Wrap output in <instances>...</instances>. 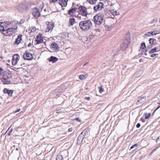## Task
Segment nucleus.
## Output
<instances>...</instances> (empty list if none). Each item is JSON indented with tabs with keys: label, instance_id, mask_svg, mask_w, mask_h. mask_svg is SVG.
I'll return each instance as SVG.
<instances>
[{
	"label": "nucleus",
	"instance_id": "obj_58",
	"mask_svg": "<svg viewBox=\"0 0 160 160\" xmlns=\"http://www.w3.org/2000/svg\"><path fill=\"white\" fill-rule=\"evenodd\" d=\"M142 122H144V121H143V120H142Z\"/></svg>",
	"mask_w": 160,
	"mask_h": 160
},
{
	"label": "nucleus",
	"instance_id": "obj_33",
	"mask_svg": "<svg viewBox=\"0 0 160 160\" xmlns=\"http://www.w3.org/2000/svg\"><path fill=\"white\" fill-rule=\"evenodd\" d=\"M98 88L99 89V92L100 93H101L103 91H104L103 89V88H102V87H99Z\"/></svg>",
	"mask_w": 160,
	"mask_h": 160
},
{
	"label": "nucleus",
	"instance_id": "obj_32",
	"mask_svg": "<svg viewBox=\"0 0 160 160\" xmlns=\"http://www.w3.org/2000/svg\"><path fill=\"white\" fill-rule=\"evenodd\" d=\"M141 48H142L143 49L146 47V45L145 42H142L141 44Z\"/></svg>",
	"mask_w": 160,
	"mask_h": 160
},
{
	"label": "nucleus",
	"instance_id": "obj_29",
	"mask_svg": "<svg viewBox=\"0 0 160 160\" xmlns=\"http://www.w3.org/2000/svg\"><path fill=\"white\" fill-rule=\"evenodd\" d=\"M144 115L145 116V118L146 119H148L150 117L151 114L150 113H145Z\"/></svg>",
	"mask_w": 160,
	"mask_h": 160
},
{
	"label": "nucleus",
	"instance_id": "obj_24",
	"mask_svg": "<svg viewBox=\"0 0 160 160\" xmlns=\"http://www.w3.org/2000/svg\"><path fill=\"white\" fill-rule=\"evenodd\" d=\"M51 46L52 48H55V49L56 50L58 49L59 47L58 45L55 42L52 44Z\"/></svg>",
	"mask_w": 160,
	"mask_h": 160
},
{
	"label": "nucleus",
	"instance_id": "obj_17",
	"mask_svg": "<svg viewBox=\"0 0 160 160\" xmlns=\"http://www.w3.org/2000/svg\"><path fill=\"white\" fill-rule=\"evenodd\" d=\"M49 62H52L53 63H55L58 60V59L56 57L52 56L48 58Z\"/></svg>",
	"mask_w": 160,
	"mask_h": 160
},
{
	"label": "nucleus",
	"instance_id": "obj_51",
	"mask_svg": "<svg viewBox=\"0 0 160 160\" xmlns=\"http://www.w3.org/2000/svg\"><path fill=\"white\" fill-rule=\"evenodd\" d=\"M96 31L99 32V30L98 29H96Z\"/></svg>",
	"mask_w": 160,
	"mask_h": 160
},
{
	"label": "nucleus",
	"instance_id": "obj_7",
	"mask_svg": "<svg viewBox=\"0 0 160 160\" xmlns=\"http://www.w3.org/2000/svg\"><path fill=\"white\" fill-rule=\"evenodd\" d=\"M46 24L47 25V27L46 29V32H48L49 31L51 32L54 27V24L52 22H46Z\"/></svg>",
	"mask_w": 160,
	"mask_h": 160
},
{
	"label": "nucleus",
	"instance_id": "obj_35",
	"mask_svg": "<svg viewBox=\"0 0 160 160\" xmlns=\"http://www.w3.org/2000/svg\"><path fill=\"white\" fill-rule=\"evenodd\" d=\"M97 0H91V3L92 4H94L96 3Z\"/></svg>",
	"mask_w": 160,
	"mask_h": 160
},
{
	"label": "nucleus",
	"instance_id": "obj_18",
	"mask_svg": "<svg viewBox=\"0 0 160 160\" xmlns=\"http://www.w3.org/2000/svg\"><path fill=\"white\" fill-rule=\"evenodd\" d=\"M146 100V98L145 97H140L139 99L136 102V104L137 105L141 104L143 102H145Z\"/></svg>",
	"mask_w": 160,
	"mask_h": 160
},
{
	"label": "nucleus",
	"instance_id": "obj_23",
	"mask_svg": "<svg viewBox=\"0 0 160 160\" xmlns=\"http://www.w3.org/2000/svg\"><path fill=\"white\" fill-rule=\"evenodd\" d=\"M88 75L85 74L81 75L79 76V78L81 80H83L87 77Z\"/></svg>",
	"mask_w": 160,
	"mask_h": 160
},
{
	"label": "nucleus",
	"instance_id": "obj_52",
	"mask_svg": "<svg viewBox=\"0 0 160 160\" xmlns=\"http://www.w3.org/2000/svg\"><path fill=\"white\" fill-rule=\"evenodd\" d=\"M159 139V137L156 139V141H157Z\"/></svg>",
	"mask_w": 160,
	"mask_h": 160
},
{
	"label": "nucleus",
	"instance_id": "obj_6",
	"mask_svg": "<svg viewBox=\"0 0 160 160\" xmlns=\"http://www.w3.org/2000/svg\"><path fill=\"white\" fill-rule=\"evenodd\" d=\"M78 13L84 17H87L88 15L87 9L85 7L81 5L78 8Z\"/></svg>",
	"mask_w": 160,
	"mask_h": 160
},
{
	"label": "nucleus",
	"instance_id": "obj_54",
	"mask_svg": "<svg viewBox=\"0 0 160 160\" xmlns=\"http://www.w3.org/2000/svg\"><path fill=\"white\" fill-rule=\"evenodd\" d=\"M16 150L18 151V148H17L16 149Z\"/></svg>",
	"mask_w": 160,
	"mask_h": 160
},
{
	"label": "nucleus",
	"instance_id": "obj_39",
	"mask_svg": "<svg viewBox=\"0 0 160 160\" xmlns=\"http://www.w3.org/2000/svg\"><path fill=\"white\" fill-rule=\"evenodd\" d=\"M58 0H51L50 1V2L51 3H54L55 2L57 1Z\"/></svg>",
	"mask_w": 160,
	"mask_h": 160
},
{
	"label": "nucleus",
	"instance_id": "obj_26",
	"mask_svg": "<svg viewBox=\"0 0 160 160\" xmlns=\"http://www.w3.org/2000/svg\"><path fill=\"white\" fill-rule=\"evenodd\" d=\"M19 56L17 54H15L13 56L12 58L13 59H14V60L17 61L19 59Z\"/></svg>",
	"mask_w": 160,
	"mask_h": 160
},
{
	"label": "nucleus",
	"instance_id": "obj_57",
	"mask_svg": "<svg viewBox=\"0 0 160 160\" xmlns=\"http://www.w3.org/2000/svg\"><path fill=\"white\" fill-rule=\"evenodd\" d=\"M160 107V106L159 107H158L157 108V109H158V108Z\"/></svg>",
	"mask_w": 160,
	"mask_h": 160
},
{
	"label": "nucleus",
	"instance_id": "obj_20",
	"mask_svg": "<svg viewBox=\"0 0 160 160\" xmlns=\"http://www.w3.org/2000/svg\"><path fill=\"white\" fill-rule=\"evenodd\" d=\"M110 12L113 15H117L119 14V12L113 9H111Z\"/></svg>",
	"mask_w": 160,
	"mask_h": 160
},
{
	"label": "nucleus",
	"instance_id": "obj_27",
	"mask_svg": "<svg viewBox=\"0 0 160 160\" xmlns=\"http://www.w3.org/2000/svg\"><path fill=\"white\" fill-rule=\"evenodd\" d=\"M156 41V40L155 39L153 38H150L149 40V43L151 45H152L153 44L154 42V41Z\"/></svg>",
	"mask_w": 160,
	"mask_h": 160
},
{
	"label": "nucleus",
	"instance_id": "obj_47",
	"mask_svg": "<svg viewBox=\"0 0 160 160\" xmlns=\"http://www.w3.org/2000/svg\"><path fill=\"white\" fill-rule=\"evenodd\" d=\"M32 45V44L31 43H30L28 45V46L29 47H30Z\"/></svg>",
	"mask_w": 160,
	"mask_h": 160
},
{
	"label": "nucleus",
	"instance_id": "obj_25",
	"mask_svg": "<svg viewBox=\"0 0 160 160\" xmlns=\"http://www.w3.org/2000/svg\"><path fill=\"white\" fill-rule=\"evenodd\" d=\"M63 158L62 156L59 154L57 155L56 160H62Z\"/></svg>",
	"mask_w": 160,
	"mask_h": 160
},
{
	"label": "nucleus",
	"instance_id": "obj_1",
	"mask_svg": "<svg viewBox=\"0 0 160 160\" xmlns=\"http://www.w3.org/2000/svg\"><path fill=\"white\" fill-rule=\"evenodd\" d=\"M79 25L80 28L84 31H87L89 30L92 27V23L89 20L81 21L80 22Z\"/></svg>",
	"mask_w": 160,
	"mask_h": 160
},
{
	"label": "nucleus",
	"instance_id": "obj_22",
	"mask_svg": "<svg viewBox=\"0 0 160 160\" xmlns=\"http://www.w3.org/2000/svg\"><path fill=\"white\" fill-rule=\"evenodd\" d=\"M75 22V19L74 18H71L69 20V23L70 24V25H68L69 26H72L74 23Z\"/></svg>",
	"mask_w": 160,
	"mask_h": 160
},
{
	"label": "nucleus",
	"instance_id": "obj_34",
	"mask_svg": "<svg viewBox=\"0 0 160 160\" xmlns=\"http://www.w3.org/2000/svg\"><path fill=\"white\" fill-rule=\"evenodd\" d=\"M138 146V144H135L131 147L130 149H132L134 148V147H137Z\"/></svg>",
	"mask_w": 160,
	"mask_h": 160
},
{
	"label": "nucleus",
	"instance_id": "obj_46",
	"mask_svg": "<svg viewBox=\"0 0 160 160\" xmlns=\"http://www.w3.org/2000/svg\"><path fill=\"white\" fill-rule=\"evenodd\" d=\"M72 128H69L68 130V131L69 132H71V131H72Z\"/></svg>",
	"mask_w": 160,
	"mask_h": 160
},
{
	"label": "nucleus",
	"instance_id": "obj_36",
	"mask_svg": "<svg viewBox=\"0 0 160 160\" xmlns=\"http://www.w3.org/2000/svg\"><path fill=\"white\" fill-rule=\"evenodd\" d=\"M4 23H5L8 25H9L11 23L10 21H5L4 22Z\"/></svg>",
	"mask_w": 160,
	"mask_h": 160
},
{
	"label": "nucleus",
	"instance_id": "obj_43",
	"mask_svg": "<svg viewBox=\"0 0 160 160\" xmlns=\"http://www.w3.org/2000/svg\"><path fill=\"white\" fill-rule=\"evenodd\" d=\"M21 109H18L17 110H16L15 111L14 113H16L17 112H19L20 111Z\"/></svg>",
	"mask_w": 160,
	"mask_h": 160
},
{
	"label": "nucleus",
	"instance_id": "obj_11",
	"mask_svg": "<svg viewBox=\"0 0 160 160\" xmlns=\"http://www.w3.org/2000/svg\"><path fill=\"white\" fill-rule=\"evenodd\" d=\"M103 4L102 2H99L93 7L94 10L95 11H99L101 10L103 8Z\"/></svg>",
	"mask_w": 160,
	"mask_h": 160
},
{
	"label": "nucleus",
	"instance_id": "obj_2",
	"mask_svg": "<svg viewBox=\"0 0 160 160\" xmlns=\"http://www.w3.org/2000/svg\"><path fill=\"white\" fill-rule=\"evenodd\" d=\"M3 23V22L1 23L0 25V29L1 30H2L3 32V34L6 36H10L12 35L15 32V30L17 28V27L16 26V28H8L5 29L1 25V24Z\"/></svg>",
	"mask_w": 160,
	"mask_h": 160
},
{
	"label": "nucleus",
	"instance_id": "obj_55",
	"mask_svg": "<svg viewBox=\"0 0 160 160\" xmlns=\"http://www.w3.org/2000/svg\"><path fill=\"white\" fill-rule=\"evenodd\" d=\"M88 63V62H87V63H85V64L83 65V66H84L86 65L87 64V63Z\"/></svg>",
	"mask_w": 160,
	"mask_h": 160
},
{
	"label": "nucleus",
	"instance_id": "obj_16",
	"mask_svg": "<svg viewBox=\"0 0 160 160\" xmlns=\"http://www.w3.org/2000/svg\"><path fill=\"white\" fill-rule=\"evenodd\" d=\"M22 35L21 34L19 35L18 36V38L16 39L15 42V43L17 44H18L22 41Z\"/></svg>",
	"mask_w": 160,
	"mask_h": 160
},
{
	"label": "nucleus",
	"instance_id": "obj_41",
	"mask_svg": "<svg viewBox=\"0 0 160 160\" xmlns=\"http://www.w3.org/2000/svg\"><path fill=\"white\" fill-rule=\"evenodd\" d=\"M3 72V69L0 68V75H1V73Z\"/></svg>",
	"mask_w": 160,
	"mask_h": 160
},
{
	"label": "nucleus",
	"instance_id": "obj_12",
	"mask_svg": "<svg viewBox=\"0 0 160 160\" xmlns=\"http://www.w3.org/2000/svg\"><path fill=\"white\" fill-rule=\"evenodd\" d=\"M158 30L154 31L153 32H148L144 34V36L149 37L150 35H156L159 33Z\"/></svg>",
	"mask_w": 160,
	"mask_h": 160
},
{
	"label": "nucleus",
	"instance_id": "obj_49",
	"mask_svg": "<svg viewBox=\"0 0 160 160\" xmlns=\"http://www.w3.org/2000/svg\"><path fill=\"white\" fill-rule=\"evenodd\" d=\"M87 1L89 2L90 3H91V0H87Z\"/></svg>",
	"mask_w": 160,
	"mask_h": 160
},
{
	"label": "nucleus",
	"instance_id": "obj_48",
	"mask_svg": "<svg viewBox=\"0 0 160 160\" xmlns=\"http://www.w3.org/2000/svg\"><path fill=\"white\" fill-rule=\"evenodd\" d=\"M76 120H77V121H79V122H81V120H79L78 118H76Z\"/></svg>",
	"mask_w": 160,
	"mask_h": 160
},
{
	"label": "nucleus",
	"instance_id": "obj_40",
	"mask_svg": "<svg viewBox=\"0 0 160 160\" xmlns=\"http://www.w3.org/2000/svg\"><path fill=\"white\" fill-rule=\"evenodd\" d=\"M84 99L88 101H89L90 99V98L89 97H85Z\"/></svg>",
	"mask_w": 160,
	"mask_h": 160
},
{
	"label": "nucleus",
	"instance_id": "obj_3",
	"mask_svg": "<svg viewBox=\"0 0 160 160\" xmlns=\"http://www.w3.org/2000/svg\"><path fill=\"white\" fill-rule=\"evenodd\" d=\"M11 73L9 72H4L1 80L3 84H8L11 83Z\"/></svg>",
	"mask_w": 160,
	"mask_h": 160
},
{
	"label": "nucleus",
	"instance_id": "obj_15",
	"mask_svg": "<svg viewBox=\"0 0 160 160\" xmlns=\"http://www.w3.org/2000/svg\"><path fill=\"white\" fill-rule=\"evenodd\" d=\"M76 8H72L70 9L68 11V14L71 16H74V14L76 13Z\"/></svg>",
	"mask_w": 160,
	"mask_h": 160
},
{
	"label": "nucleus",
	"instance_id": "obj_60",
	"mask_svg": "<svg viewBox=\"0 0 160 160\" xmlns=\"http://www.w3.org/2000/svg\"><path fill=\"white\" fill-rule=\"evenodd\" d=\"M35 28H33V30H34Z\"/></svg>",
	"mask_w": 160,
	"mask_h": 160
},
{
	"label": "nucleus",
	"instance_id": "obj_50",
	"mask_svg": "<svg viewBox=\"0 0 160 160\" xmlns=\"http://www.w3.org/2000/svg\"><path fill=\"white\" fill-rule=\"evenodd\" d=\"M43 6H41V7H40V8H41V10L43 9Z\"/></svg>",
	"mask_w": 160,
	"mask_h": 160
},
{
	"label": "nucleus",
	"instance_id": "obj_62",
	"mask_svg": "<svg viewBox=\"0 0 160 160\" xmlns=\"http://www.w3.org/2000/svg\"><path fill=\"white\" fill-rule=\"evenodd\" d=\"M35 28H33V30H34Z\"/></svg>",
	"mask_w": 160,
	"mask_h": 160
},
{
	"label": "nucleus",
	"instance_id": "obj_13",
	"mask_svg": "<svg viewBox=\"0 0 160 160\" xmlns=\"http://www.w3.org/2000/svg\"><path fill=\"white\" fill-rule=\"evenodd\" d=\"M3 92L4 93L8 94V96H11L13 92V91L12 90H10L7 88H5L3 89Z\"/></svg>",
	"mask_w": 160,
	"mask_h": 160
},
{
	"label": "nucleus",
	"instance_id": "obj_5",
	"mask_svg": "<svg viewBox=\"0 0 160 160\" xmlns=\"http://www.w3.org/2000/svg\"><path fill=\"white\" fill-rule=\"evenodd\" d=\"M103 17L104 16L100 14L96 15L93 18L94 22L97 25H100L101 24L103 21Z\"/></svg>",
	"mask_w": 160,
	"mask_h": 160
},
{
	"label": "nucleus",
	"instance_id": "obj_56",
	"mask_svg": "<svg viewBox=\"0 0 160 160\" xmlns=\"http://www.w3.org/2000/svg\"><path fill=\"white\" fill-rule=\"evenodd\" d=\"M42 160H47L45 159H43Z\"/></svg>",
	"mask_w": 160,
	"mask_h": 160
},
{
	"label": "nucleus",
	"instance_id": "obj_45",
	"mask_svg": "<svg viewBox=\"0 0 160 160\" xmlns=\"http://www.w3.org/2000/svg\"><path fill=\"white\" fill-rule=\"evenodd\" d=\"M80 14H79L77 15V17L78 18H79L80 19L81 18V16H80Z\"/></svg>",
	"mask_w": 160,
	"mask_h": 160
},
{
	"label": "nucleus",
	"instance_id": "obj_14",
	"mask_svg": "<svg viewBox=\"0 0 160 160\" xmlns=\"http://www.w3.org/2000/svg\"><path fill=\"white\" fill-rule=\"evenodd\" d=\"M68 0H59L58 3L62 7H65L67 5Z\"/></svg>",
	"mask_w": 160,
	"mask_h": 160
},
{
	"label": "nucleus",
	"instance_id": "obj_53",
	"mask_svg": "<svg viewBox=\"0 0 160 160\" xmlns=\"http://www.w3.org/2000/svg\"><path fill=\"white\" fill-rule=\"evenodd\" d=\"M157 149V148H156L155 149H154V150L152 151V152H153V151H155L156 150V149Z\"/></svg>",
	"mask_w": 160,
	"mask_h": 160
},
{
	"label": "nucleus",
	"instance_id": "obj_61",
	"mask_svg": "<svg viewBox=\"0 0 160 160\" xmlns=\"http://www.w3.org/2000/svg\"><path fill=\"white\" fill-rule=\"evenodd\" d=\"M35 28H33V30H34Z\"/></svg>",
	"mask_w": 160,
	"mask_h": 160
},
{
	"label": "nucleus",
	"instance_id": "obj_59",
	"mask_svg": "<svg viewBox=\"0 0 160 160\" xmlns=\"http://www.w3.org/2000/svg\"><path fill=\"white\" fill-rule=\"evenodd\" d=\"M142 122H144V121H143V120H142Z\"/></svg>",
	"mask_w": 160,
	"mask_h": 160
},
{
	"label": "nucleus",
	"instance_id": "obj_28",
	"mask_svg": "<svg viewBox=\"0 0 160 160\" xmlns=\"http://www.w3.org/2000/svg\"><path fill=\"white\" fill-rule=\"evenodd\" d=\"M157 52L156 48L155 47L153 48H152L149 52V53L150 54L151 53H153Z\"/></svg>",
	"mask_w": 160,
	"mask_h": 160
},
{
	"label": "nucleus",
	"instance_id": "obj_30",
	"mask_svg": "<svg viewBox=\"0 0 160 160\" xmlns=\"http://www.w3.org/2000/svg\"><path fill=\"white\" fill-rule=\"evenodd\" d=\"M25 19H22L19 22H18V21L17 22V24H23L25 22Z\"/></svg>",
	"mask_w": 160,
	"mask_h": 160
},
{
	"label": "nucleus",
	"instance_id": "obj_38",
	"mask_svg": "<svg viewBox=\"0 0 160 160\" xmlns=\"http://www.w3.org/2000/svg\"><path fill=\"white\" fill-rule=\"evenodd\" d=\"M158 55V54H153L151 56V57L152 58H153V57H156L157 55Z\"/></svg>",
	"mask_w": 160,
	"mask_h": 160
},
{
	"label": "nucleus",
	"instance_id": "obj_44",
	"mask_svg": "<svg viewBox=\"0 0 160 160\" xmlns=\"http://www.w3.org/2000/svg\"><path fill=\"white\" fill-rule=\"evenodd\" d=\"M12 129H11L10 130V132H9V133H8V136H9V135H10V134H11V132H12Z\"/></svg>",
	"mask_w": 160,
	"mask_h": 160
},
{
	"label": "nucleus",
	"instance_id": "obj_31",
	"mask_svg": "<svg viewBox=\"0 0 160 160\" xmlns=\"http://www.w3.org/2000/svg\"><path fill=\"white\" fill-rule=\"evenodd\" d=\"M12 65L13 66H15L17 64V61L14 60V59H13L12 58Z\"/></svg>",
	"mask_w": 160,
	"mask_h": 160
},
{
	"label": "nucleus",
	"instance_id": "obj_37",
	"mask_svg": "<svg viewBox=\"0 0 160 160\" xmlns=\"http://www.w3.org/2000/svg\"><path fill=\"white\" fill-rule=\"evenodd\" d=\"M156 48V50L158 51H159L160 50V45L159 46H158L157 47H155Z\"/></svg>",
	"mask_w": 160,
	"mask_h": 160
},
{
	"label": "nucleus",
	"instance_id": "obj_21",
	"mask_svg": "<svg viewBox=\"0 0 160 160\" xmlns=\"http://www.w3.org/2000/svg\"><path fill=\"white\" fill-rule=\"evenodd\" d=\"M84 137L86 136L87 135H88L89 134V130L88 129H84L82 132L81 133Z\"/></svg>",
	"mask_w": 160,
	"mask_h": 160
},
{
	"label": "nucleus",
	"instance_id": "obj_10",
	"mask_svg": "<svg viewBox=\"0 0 160 160\" xmlns=\"http://www.w3.org/2000/svg\"><path fill=\"white\" fill-rule=\"evenodd\" d=\"M36 41V44H38L43 42V37L41 34H39L37 36V38L35 40Z\"/></svg>",
	"mask_w": 160,
	"mask_h": 160
},
{
	"label": "nucleus",
	"instance_id": "obj_8",
	"mask_svg": "<svg viewBox=\"0 0 160 160\" xmlns=\"http://www.w3.org/2000/svg\"><path fill=\"white\" fill-rule=\"evenodd\" d=\"M32 14L36 18H38L40 15V12L37 8H34L32 9Z\"/></svg>",
	"mask_w": 160,
	"mask_h": 160
},
{
	"label": "nucleus",
	"instance_id": "obj_4",
	"mask_svg": "<svg viewBox=\"0 0 160 160\" xmlns=\"http://www.w3.org/2000/svg\"><path fill=\"white\" fill-rule=\"evenodd\" d=\"M130 42V39L129 37H124L122 43L120 46L121 49L123 51L125 50L127 48Z\"/></svg>",
	"mask_w": 160,
	"mask_h": 160
},
{
	"label": "nucleus",
	"instance_id": "obj_19",
	"mask_svg": "<svg viewBox=\"0 0 160 160\" xmlns=\"http://www.w3.org/2000/svg\"><path fill=\"white\" fill-rule=\"evenodd\" d=\"M84 136L82 135L81 133L79 135L78 137L77 141L78 143H80L82 142L84 138Z\"/></svg>",
	"mask_w": 160,
	"mask_h": 160
},
{
	"label": "nucleus",
	"instance_id": "obj_9",
	"mask_svg": "<svg viewBox=\"0 0 160 160\" xmlns=\"http://www.w3.org/2000/svg\"><path fill=\"white\" fill-rule=\"evenodd\" d=\"M23 58L24 59L28 60H31L33 58L32 55L31 53L26 52L23 54Z\"/></svg>",
	"mask_w": 160,
	"mask_h": 160
},
{
	"label": "nucleus",
	"instance_id": "obj_42",
	"mask_svg": "<svg viewBox=\"0 0 160 160\" xmlns=\"http://www.w3.org/2000/svg\"><path fill=\"white\" fill-rule=\"evenodd\" d=\"M141 125L140 123H138L136 125V127L137 128H139L140 127Z\"/></svg>",
	"mask_w": 160,
	"mask_h": 160
}]
</instances>
